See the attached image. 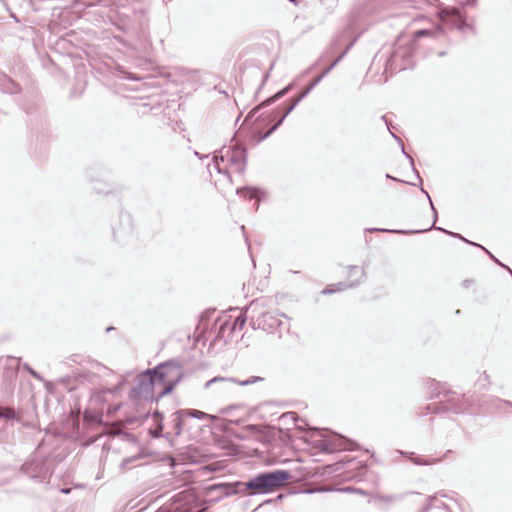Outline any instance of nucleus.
<instances>
[{"mask_svg": "<svg viewBox=\"0 0 512 512\" xmlns=\"http://www.w3.org/2000/svg\"><path fill=\"white\" fill-rule=\"evenodd\" d=\"M182 377V366L174 360H169L140 373L136 377L132 393L139 398L147 400L152 398L155 387L163 386L162 390L158 393V397H164L173 391L175 386L182 380Z\"/></svg>", "mask_w": 512, "mask_h": 512, "instance_id": "obj_1", "label": "nucleus"}, {"mask_svg": "<svg viewBox=\"0 0 512 512\" xmlns=\"http://www.w3.org/2000/svg\"><path fill=\"white\" fill-rule=\"evenodd\" d=\"M291 478V473L287 470H273L261 472L248 481H236L233 483H222L215 486L222 495L229 497L233 495H259L269 494L284 486Z\"/></svg>", "mask_w": 512, "mask_h": 512, "instance_id": "obj_2", "label": "nucleus"}, {"mask_svg": "<svg viewBox=\"0 0 512 512\" xmlns=\"http://www.w3.org/2000/svg\"><path fill=\"white\" fill-rule=\"evenodd\" d=\"M220 162H227L229 167L234 169L239 174H243L247 164V149L236 143L228 147H222L218 154L213 157V166L218 173L224 174L229 180H231L228 167H222Z\"/></svg>", "mask_w": 512, "mask_h": 512, "instance_id": "obj_3", "label": "nucleus"}, {"mask_svg": "<svg viewBox=\"0 0 512 512\" xmlns=\"http://www.w3.org/2000/svg\"><path fill=\"white\" fill-rule=\"evenodd\" d=\"M439 384L434 380L431 381L430 388L432 398H439V402L429 404L427 409L432 413L453 412L455 414L463 413L468 410L470 405L466 396L460 395L454 391H437Z\"/></svg>", "mask_w": 512, "mask_h": 512, "instance_id": "obj_4", "label": "nucleus"}, {"mask_svg": "<svg viewBox=\"0 0 512 512\" xmlns=\"http://www.w3.org/2000/svg\"><path fill=\"white\" fill-rule=\"evenodd\" d=\"M414 47L413 42L403 44L398 41L386 62L385 71L395 73L413 67Z\"/></svg>", "mask_w": 512, "mask_h": 512, "instance_id": "obj_5", "label": "nucleus"}, {"mask_svg": "<svg viewBox=\"0 0 512 512\" xmlns=\"http://www.w3.org/2000/svg\"><path fill=\"white\" fill-rule=\"evenodd\" d=\"M21 472L37 482H44L51 475L47 460L38 455L28 459L21 466Z\"/></svg>", "mask_w": 512, "mask_h": 512, "instance_id": "obj_6", "label": "nucleus"}, {"mask_svg": "<svg viewBox=\"0 0 512 512\" xmlns=\"http://www.w3.org/2000/svg\"><path fill=\"white\" fill-rule=\"evenodd\" d=\"M208 414L196 409H180L171 415L172 429L175 436H179L183 429L189 426V421L193 418L204 419Z\"/></svg>", "mask_w": 512, "mask_h": 512, "instance_id": "obj_7", "label": "nucleus"}, {"mask_svg": "<svg viewBox=\"0 0 512 512\" xmlns=\"http://www.w3.org/2000/svg\"><path fill=\"white\" fill-rule=\"evenodd\" d=\"M251 319L254 328L264 331L272 332L281 325L279 315L273 312H263L255 320L254 317H251Z\"/></svg>", "mask_w": 512, "mask_h": 512, "instance_id": "obj_8", "label": "nucleus"}, {"mask_svg": "<svg viewBox=\"0 0 512 512\" xmlns=\"http://www.w3.org/2000/svg\"><path fill=\"white\" fill-rule=\"evenodd\" d=\"M260 381H263V378L259 377V376H251L248 379L243 380V381H238L235 378H231V377H220V376H217V377H214V378L208 380L205 383L204 387H205V389H208L212 385L220 384L222 386V390H225L231 384H238V385H241V386H247V385L255 384V383L260 382Z\"/></svg>", "mask_w": 512, "mask_h": 512, "instance_id": "obj_9", "label": "nucleus"}, {"mask_svg": "<svg viewBox=\"0 0 512 512\" xmlns=\"http://www.w3.org/2000/svg\"><path fill=\"white\" fill-rule=\"evenodd\" d=\"M254 307H255V302L253 301L248 306L245 307V311L240 313L233 320V322H230V320H225L220 325L219 333L225 332L227 329H229V335L228 336H230L235 331L242 330L244 325H245V323H246V320H247L246 312H248L249 310L254 309Z\"/></svg>", "mask_w": 512, "mask_h": 512, "instance_id": "obj_10", "label": "nucleus"}, {"mask_svg": "<svg viewBox=\"0 0 512 512\" xmlns=\"http://www.w3.org/2000/svg\"><path fill=\"white\" fill-rule=\"evenodd\" d=\"M431 229H436V230H439V231H442L452 237H455V238H458L470 245H473V246H477V243L475 242H472V241H469L467 240L466 238H464L462 235L458 234V233H455V232H451V231H447L443 228H440V227H436L435 224L433 223L431 227L427 228V229H423V230H410V231H407V230H388V229H379V228H369V229H366L367 232H375V231H379V232H391V233H396V234H414V233H420V232H426V231H429Z\"/></svg>", "mask_w": 512, "mask_h": 512, "instance_id": "obj_11", "label": "nucleus"}, {"mask_svg": "<svg viewBox=\"0 0 512 512\" xmlns=\"http://www.w3.org/2000/svg\"><path fill=\"white\" fill-rule=\"evenodd\" d=\"M292 88H293V83H290L289 85H287L286 87H284L283 89H281L277 93H275L273 96L267 98L261 104H259L258 106L254 107L252 110L249 111V113L245 117L243 124H247L248 122H250L252 120V118L255 116V114L260 109H262L264 107H267V106L273 104L274 102H276L277 100L281 99L286 94H288L291 91Z\"/></svg>", "mask_w": 512, "mask_h": 512, "instance_id": "obj_12", "label": "nucleus"}, {"mask_svg": "<svg viewBox=\"0 0 512 512\" xmlns=\"http://www.w3.org/2000/svg\"><path fill=\"white\" fill-rule=\"evenodd\" d=\"M325 449L333 452L336 450H354L356 444L354 441L343 437L342 435H334L333 437L324 441Z\"/></svg>", "mask_w": 512, "mask_h": 512, "instance_id": "obj_13", "label": "nucleus"}, {"mask_svg": "<svg viewBox=\"0 0 512 512\" xmlns=\"http://www.w3.org/2000/svg\"><path fill=\"white\" fill-rule=\"evenodd\" d=\"M130 0H77V7H91L100 5L103 7H111V8H124L129 4Z\"/></svg>", "mask_w": 512, "mask_h": 512, "instance_id": "obj_14", "label": "nucleus"}, {"mask_svg": "<svg viewBox=\"0 0 512 512\" xmlns=\"http://www.w3.org/2000/svg\"><path fill=\"white\" fill-rule=\"evenodd\" d=\"M440 17L442 21L445 22L451 20V22L455 26H458L460 29H462V27L466 25L464 20L462 19L460 12L457 9H452L451 11L443 10L441 11Z\"/></svg>", "mask_w": 512, "mask_h": 512, "instance_id": "obj_15", "label": "nucleus"}, {"mask_svg": "<svg viewBox=\"0 0 512 512\" xmlns=\"http://www.w3.org/2000/svg\"><path fill=\"white\" fill-rule=\"evenodd\" d=\"M361 280L352 281L350 283L347 282H339L336 284L328 285L323 291V294H333L335 292L343 291L348 288H355L360 285Z\"/></svg>", "mask_w": 512, "mask_h": 512, "instance_id": "obj_16", "label": "nucleus"}, {"mask_svg": "<svg viewBox=\"0 0 512 512\" xmlns=\"http://www.w3.org/2000/svg\"><path fill=\"white\" fill-rule=\"evenodd\" d=\"M0 90L5 93L15 94L20 91L19 86L7 75L0 74Z\"/></svg>", "mask_w": 512, "mask_h": 512, "instance_id": "obj_17", "label": "nucleus"}, {"mask_svg": "<svg viewBox=\"0 0 512 512\" xmlns=\"http://www.w3.org/2000/svg\"><path fill=\"white\" fill-rule=\"evenodd\" d=\"M262 191L258 188H252V187H243L237 189V194L240 196H243L246 199H256V208H258V203L260 199V194Z\"/></svg>", "mask_w": 512, "mask_h": 512, "instance_id": "obj_18", "label": "nucleus"}, {"mask_svg": "<svg viewBox=\"0 0 512 512\" xmlns=\"http://www.w3.org/2000/svg\"><path fill=\"white\" fill-rule=\"evenodd\" d=\"M429 503L422 508L420 512H428L432 508H443L445 510H448V506L440 502L436 496H430L428 498Z\"/></svg>", "mask_w": 512, "mask_h": 512, "instance_id": "obj_19", "label": "nucleus"}, {"mask_svg": "<svg viewBox=\"0 0 512 512\" xmlns=\"http://www.w3.org/2000/svg\"><path fill=\"white\" fill-rule=\"evenodd\" d=\"M392 136L395 138V140L400 144L401 146V150H402V153L406 156V158L409 160L412 168H413V171L416 173V176L417 178L419 179L420 182H422V179L418 173V171L415 169V166H414V159L412 158L411 155H409L408 153H406L405 151V148H404V143L403 141L401 140V138H399L398 136H396L395 134L391 133Z\"/></svg>", "mask_w": 512, "mask_h": 512, "instance_id": "obj_20", "label": "nucleus"}, {"mask_svg": "<svg viewBox=\"0 0 512 512\" xmlns=\"http://www.w3.org/2000/svg\"><path fill=\"white\" fill-rule=\"evenodd\" d=\"M348 275L349 276H352V275H355V272H359L360 273V280L362 281L365 277H366V271H365V267H359V266H356V265H350L348 266Z\"/></svg>", "mask_w": 512, "mask_h": 512, "instance_id": "obj_21", "label": "nucleus"}, {"mask_svg": "<svg viewBox=\"0 0 512 512\" xmlns=\"http://www.w3.org/2000/svg\"><path fill=\"white\" fill-rule=\"evenodd\" d=\"M286 117H284V114L278 118V121L266 132L264 133L263 135H261L259 137V140H264L265 138H267L268 136H270L275 130H277V128L283 123V121L285 120Z\"/></svg>", "mask_w": 512, "mask_h": 512, "instance_id": "obj_22", "label": "nucleus"}, {"mask_svg": "<svg viewBox=\"0 0 512 512\" xmlns=\"http://www.w3.org/2000/svg\"><path fill=\"white\" fill-rule=\"evenodd\" d=\"M411 461L416 464V465H432V464H435L439 461V459H429V460H425L421 457H413L411 458Z\"/></svg>", "mask_w": 512, "mask_h": 512, "instance_id": "obj_23", "label": "nucleus"}, {"mask_svg": "<svg viewBox=\"0 0 512 512\" xmlns=\"http://www.w3.org/2000/svg\"><path fill=\"white\" fill-rule=\"evenodd\" d=\"M0 419H7V420L16 419V413H15L14 409L6 408V409L0 411Z\"/></svg>", "mask_w": 512, "mask_h": 512, "instance_id": "obj_24", "label": "nucleus"}, {"mask_svg": "<svg viewBox=\"0 0 512 512\" xmlns=\"http://www.w3.org/2000/svg\"><path fill=\"white\" fill-rule=\"evenodd\" d=\"M433 34V31L432 30H429V29H420L418 31H416L414 33V38L410 41V42H413L415 44V41L420 38V37H424V36H430Z\"/></svg>", "mask_w": 512, "mask_h": 512, "instance_id": "obj_25", "label": "nucleus"}, {"mask_svg": "<svg viewBox=\"0 0 512 512\" xmlns=\"http://www.w3.org/2000/svg\"><path fill=\"white\" fill-rule=\"evenodd\" d=\"M348 48L342 52L341 55H339L324 71L323 73L325 75H327L340 61L341 59L344 57V55L346 54Z\"/></svg>", "mask_w": 512, "mask_h": 512, "instance_id": "obj_26", "label": "nucleus"}, {"mask_svg": "<svg viewBox=\"0 0 512 512\" xmlns=\"http://www.w3.org/2000/svg\"><path fill=\"white\" fill-rule=\"evenodd\" d=\"M476 247L481 248L483 251H485V252L487 253V255H488V256H489V257H490V258H491V259H492L496 264H498V265H500V266H502V267H504V268L508 269V270L512 273V271H511L507 266H505L504 264H502V263H501V262H500V261H499V260H498V259H497V258H496V257H495L491 252H490V251H488L485 247H483V246H482V245H480V244H477V246H476Z\"/></svg>", "mask_w": 512, "mask_h": 512, "instance_id": "obj_27", "label": "nucleus"}, {"mask_svg": "<svg viewBox=\"0 0 512 512\" xmlns=\"http://www.w3.org/2000/svg\"><path fill=\"white\" fill-rule=\"evenodd\" d=\"M367 470H368V468H367V466H366V465H359V466L357 467L356 474H355V475H353L352 477H353V478H357V479H359V480H360V479H362V478L366 475Z\"/></svg>", "mask_w": 512, "mask_h": 512, "instance_id": "obj_28", "label": "nucleus"}, {"mask_svg": "<svg viewBox=\"0 0 512 512\" xmlns=\"http://www.w3.org/2000/svg\"><path fill=\"white\" fill-rule=\"evenodd\" d=\"M421 191L426 195V197H427V199L429 201V204L431 206V210L433 211V215H434V224H436L437 219H438V215H437V211H436V209H435V207L433 205V202L431 200V197H430L428 192L423 187H421Z\"/></svg>", "mask_w": 512, "mask_h": 512, "instance_id": "obj_29", "label": "nucleus"}, {"mask_svg": "<svg viewBox=\"0 0 512 512\" xmlns=\"http://www.w3.org/2000/svg\"><path fill=\"white\" fill-rule=\"evenodd\" d=\"M280 419H281V420H283V421H288V420H290V421H293V422H297V420H298V416H297V414H296L295 412H286V413H284V414L281 416V418H280Z\"/></svg>", "mask_w": 512, "mask_h": 512, "instance_id": "obj_30", "label": "nucleus"}, {"mask_svg": "<svg viewBox=\"0 0 512 512\" xmlns=\"http://www.w3.org/2000/svg\"><path fill=\"white\" fill-rule=\"evenodd\" d=\"M299 103L294 99L291 100L290 104L284 110V117H287Z\"/></svg>", "mask_w": 512, "mask_h": 512, "instance_id": "obj_31", "label": "nucleus"}, {"mask_svg": "<svg viewBox=\"0 0 512 512\" xmlns=\"http://www.w3.org/2000/svg\"><path fill=\"white\" fill-rule=\"evenodd\" d=\"M24 368L30 373L32 377H34L37 380H42L41 375L36 372L34 369H32L28 364L24 365Z\"/></svg>", "mask_w": 512, "mask_h": 512, "instance_id": "obj_32", "label": "nucleus"}, {"mask_svg": "<svg viewBox=\"0 0 512 512\" xmlns=\"http://www.w3.org/2000/svg\"><path fill=\"white\" fill-rule=\"evenodd\" d=\"M310 92L311 90L306 87L294 100L300 103Z\"/></svg>", "mask_w": 512, "mask_h": 512, "instance_id": "obj_33", "label": "nucleus"}, {"mask_svg": "<svg viewBox=\"0 0 512 512\" xmlns=\"http://www.w3.org/2000/svg\"><path fill=\"white\" fill-rule=\"evenodd\" d=\"M401 497L397 495H387V496H381V500L385 502H394L397 500H400Z\"/></svg>", "mask_w": 512, "mask_h": 512, "instance_id": "obj_34", "label": "nucleus"}, {"mask_svg": "<svg viewBox=\"0 0 512 512\" xmlns=\"http://www.w3.org/2000/svg\"><path fill=\"white\" fill-rule=\"evenodd\" d=\"M246 429L250 432V433H257V432H260L261 429L258 425H247L246 426Z\"/></svg>", "mask_w": 512, "mask_h": 512, "instance_id": "obj_35", "label": "nucleus"}, {"mask_svg": "<svg viewBox=\"0 0 512 512\" xmlns=\"http://www.w3.org/2000/svg\"><path fill=\"white\" fill-rule=\"evenodd\" d=\"M360 7H357L356 10H357V13L361 14H365V13H369L371 11V8L370 7H366V6H362V4H359Z\"/></svg>", "mask_w": 512, "mask_h": 512, "instance_id": "obj_36", "label": "nucleus"}, {"mask_svg": "<svg viewBox=\"0 0 512 512\" xmlns=\"http://www.w3.org/2000/svg\"><path fill=\"white\" fill-rule=\"evenodd\" d=\"M321 82V77H316L309 86H307L311 91Z\"/></svg>", "mask_w": 512, "mask_h": 512, "instance_id": "obj_37", "label": "nucleus"}, {"mask_svg": "<svg viewBox=\"0 0 512 512\" xmlns=\"http://www.w3.org/2000/svg\"><path fill=\"white\" fill-rule=\"evenodd\" d=\"M269 76H270L269 72H265V73L263 74V76H262V82H261V84H260V86H259V89H261V88L265 85V83H266V81L268 80Z\"/></svg>", "mask_w": 512, "mask_h": 512, "instance_id": "obj_38", "label": "nucleus"}, {"mask_svg": "<svg viewBox=\"0 0 512 512\" xmlns=\"http://www.w3.org/2000/svg\"><path fill=\"white\" fill-rule=\"evenodd\" d=\"M162 429H163V426L160 425L153 433H152V436L153 437H160L161 435V432H162Z\"/></svg>", "mask_w": 512, "mask_h": 512, "instance_id": "obj_39", "label": "nucleus"}, {"mask_svg": "<svg viewBox=\"0 0 512 512\" xmlns=\"http://www.w3.org/2000/svg\"><path fill=\"white\" fill-rule=\"evenodd\" d=\"M494 401L497 403L498 407H500L501 405H512L509 401H503L501 399H495Z\"/></svg>", "mask_w": 512, "mask_h": 512, "instance_id": "obj_40", "label": "nucleus"}, {"mask_svg": "<svg viewBox=\"0 0 512 512\" xmlns=\"http://www.w3.org/2000/svg\"><path fill=\"white\" fill-rule=\"evenodd\" d=\"M467 5H474L476 3V0H467Z\"/></svg>", "mask_w": 512, "mask_h": 512, "instance_id": "obj_41", "label": "nucleus"}, {"mask_svg": "<svg viewBox=\"0 0 512 512\" xmlns=\"http://www.w3.org/2000/svg\"><path fill=\"white\" fill-rule=\"evenodd\" d=\"M194 154H195L197 157H199L200 159H202V158H206V157H207V156H202V155H200V153H199V152H197V151H195V152H194Z\"/></svg>", "mask_w": 512, "mask_h": 512, "instance_id": "obj_42", "label": "nucleus"}, {"mask_svg": "<svg viewBox=\"0 0 512 512\" xmlns=\"http://www.w3.org/2000/svg\"><path fill=\"white\" fill-rule=\"evenodd\" d=\"M131 462H132V459H126V460H124L123 465H126V464L131 463Z\"/></svg>", "mask_w": 512, "mask_h": 512, "instance_id": "obj_43", "label": "nucleus"}, {"mask_svg": "<svg viewBox=\"0 0 512 512\" xmlns=\"http://www.w3.org/2000/svg\"><path fill=\"white\" fill-rule=\"evenodd\" d=\"M386 177H387L388 179L396 180V178L392 177V175H389V174H386ZM397 181H399V180L397 179Z\"/></svg>", "mask_w": 512, "mask_h": 512, "instance_id": "obj_44", "label": "nucleus"}, {"mask_svg": "<svg viewBox=\"0 0 512 512\" xmlns=\"http://www.w3.org/2000/svg\"><path fill=\"white\" fill-rule=\"evenodd\" d=\"M289 2L295 4V5H298V0H288Z\"/></svg>", "mask_w": 512, "mask_h": 512, "instance_id": "obj_45", "label": "nucleus"}, {"mask_svg": "<svg viewBox=\"0 0 512 512\" xmlns=\"http://www.w3.org/2000/svg\"><path fill=\"white\" fill-rule=\"evenodd\" d=\"M382 119L386 122L387 127L389 128L388 122L386 120V116H382Z\"/></svg>", "mask_w": 512, "mask_h": 512, "instance_id": "obj_46", "label": "nucleus"}, {"mask_svg": "<svg viewBox=\"0 0 512 512\" xmlns=\"http://www.w3.org/2000/svg\"><path fill=\"white\" fill-rule=\"evenodd\" d=\"M483 376H484V379H485V380H488V378H489L488 374H486V373L484 372V373H483Z\"/></svg>", "mask_w": 512, "mask_h": 512, "instance_id": "obj_47", "label": "nucleus"}, {"mask_svg": "<svg viewBox=\"0 0 512 512\" xmlns=\"http://www.w3.org/2000/svg\"><path fill=\"white\" fill-rule=\"evenodd\" d=\"M326 75L322 72L318 77H321V80L325 77Z\"/></svg>", "mask_w": 512, "mask_h": 512, "instance_id": "obj_48", "label": "nucleus"}, {"mask_svg": "<svg viewBox=\"0 0 512 512\" xmlns=\"http://www.w3.org/2000/svg\"><path fill=\"white\" fill-rule=\"evenodd\" d=\"M63 493H68L69 492V489H63L62 490Z\"/></svg>", "mask_w": 512, "mask_h": 512, "instance_id": "obj_49", "label": "nucleus"}, {"mask_svg": "<svg viewBox=\"0 0 512 512\" xmlns=\"http://www.w3.org/2000/svg\"><path fill=\"white\" fill-rule=\"evenodd\" d=\"M112 329H113L112 327H108V328L106 329V331H110V330H112Z\"/></svg>", "mask_w": 512, "mask_h": 512, "instance_id": "obj_50", "label": "nucleus"}, {"mask_svg": "<svg viewBox=\"0 0 512 512\" xmlns=\"http://www.w3.org/2000/svg\"><path fill=\"white\" fill-rule=\"evenodd\" d=\"M224 332L221 333V337H224ZM218 336H220V333L218 332Z\"/></svg>", "mask_w": 512, "mask_h": 512, "instance_id": "obj_51", "label": "nucleus"}, {"mask_svg": "<svg viewBox=\"0 0 512 512\" xmlns=\"http://www.w3.org/2000/svg\"><path fill=\"white\" fill-rule=\"evenodd\" d=\"M345 490H346V491H352L353 489H351V488H346Z\"/></svg>", "mask_w": 512, "mask_h": 512, "instance_id": "obj_52", "label": "nucleus"}]
</instances>
